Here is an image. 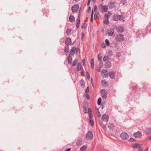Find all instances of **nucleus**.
<instances>
[{"instance_id": "f257e3e1", "label": "nucleus", "mask_w": 151, "mask_h": 151, "mask_svg": "<svg viewBox=\"0 0 151 151\" xmlns=\"http://www.w3.org/2000/svg\"><path fill=\"white\" fill-rule=\"evenodd\" d=\"M125 18L123 14L120 15L118 14H116L114 15L113 17V19L115 21H117L119 20L120 21H124Z\"/></svg>"}, {"instance_id": "f03ea898", "label": "nucleus", "mask_w": 151, "mask_h": 151, "mask_svg": "<svg viewBox=\"0 0 151 151\" xmlns=\"http://www.w3.org/2000/svg\"><path fill=\"white\" fill-rule=\"evenodd\" d=\"M115 39L116 40L117 42L123 41L124 40V35L122 34H119L116 36Z\"/></svg>"}, {"instance_id": "7ed1b4c3", "label": "nucleus", "mask_w": 151, "mask_h": 151, "mask_svg": "<svg viewBox=\"0 0 151 151\" xmlns=\"http://www.w3.org/2000/svg\"><path fill=\"white\" fill-rule=\"evenodd\" d=\"M93 138V134L91 131H89L87 133L86 136V138L89 140H91Z\"/></svg>"}, {"instance_id": "20e7f679", "label": "nucleus", "mask_w": 151, "mask_h": 151, "mask_svg": "<svg viewBox=\"0 0 151 151\" xmlns=\"http://www.w3.org/2000/svg\"><path fill=\"white\" fill-rule=\"evenodd\" d=\"M120 136L123 140H126L129 138V136L127 133L126 132H122L120 135Z\"/></svg>"}, {"instance_id": "39448f33", "label": "nucleus", "mask_w": 151, "mask_h": 151, "mask_svg": "<svg viewBox=\"0 0 151 151\" xmlns=\"http://www.w3.org/2000/svg\"><path fill=\"white\" fill-rule=\"evenodd\" d=\"M101 75L104 78H107L109 76V73L107 70L104 69H103L101 71Z\"/></svg>"}, {"instance_id": "423d86ee", "label": "nucleus", "mask_w": 151, "mask_h": 151, "mask_svg": "<svg viewBox=\"0 0 151 151\" xmlns=\"http://www.w3.org/2000/svg\"><path fill=\"white\" fill-rule=\"evenodd\" d=\"M79 5L78 4H74L71 8V10L73 12H76L78 10Z\"/></svg>"}, {"instance_id": "0eeeda50", "label": "nucleus", "mask_w": 151, "mask_h": 151, "mask_svg": "<svg viewBox=\"0 0 151 151\" xmlns=\"http://www.w3.org/2000/svg\"><path fill=\"white\" fill-rule=\"evenodd\" d=\"M101 93L102 97L103 98H106L107 97V92L104 89H101Z\"/></svg>"}, {"instance_id": "6e6552de", "label": "nucleus", "mask_w": 151, "mask_h": 151, "mask_svg": "<svg viewBox=\"0 0 151 151\" xmlns=\"http://www.w3.org/2000/svg\"><path fill=\"white\" fill-rule=\"evenodd\" d=\"M133 135L136 138H139L142 137V134L140 131H139L137 132L134 133L133 134Z\"/></svg>"}, {"instance_id": "1a4fd4ad", "label": "nucleus", "mask_w": 151, "mask_h": 151, "mask_svg": "<svg viewBox=\"0 0 151 151\" xmlns=\"http://www.w3.org/2000/svg\"><path fill=\"white\" fill-rule=\"evenodd\" d=\"M109 116L108 115L104 114L101 117V119L103 121L107 122L109 120Z\"/></svg>"}, {"instance_id": "9d476101", "label": "nucleus", "mask_w": 151, "mask_h": 151, "mask_svg": "<svg viewBox=\"0 0 151 151\" xmlns=\"http://www.w3.org/2000/svg\"><path fill=\"white\" fill-rule=\"evenodd\" d=\"M109 75L110 78L114 79L115 78L116 73L114 72L111 71L109 72Z\"/></svg>"}, {"instance_id": "9b49d317", "label": "nucleus", "mask_w": 151, "mask_h": 151, "mask_svg": "<svg viewBox=\"0 0 151 151\" xmlns=\"http://www.w3.org/2000/svg\"><path fill=\"white\" fill-rule=\"evenodd\" d=\"M114 33V30L113 28H111L108 30V33L109 36H112Z\"/></svg>"}, {"instance_id": "f8f14e48", "label": "nucleus", "mask_w": 151, "mask_h": 151, "mask_svg": "<svg viewBox=\"0 0 151 151\" xmlns=\"http://www.w3.org/2000/svg\"><path fill=\"white\" fill-rule=\"evenodd\" d=\"M65 42L66 45H69L71 42V39L70 37L67 38Z\"/></svg>"}, {"instance_id": "ddd939ff", "label": "nucleus", "mask_w": 151, "mask_h": 151, "mask_svg": "<svg viewBox=\"0 0 151 151\" xmlns=\"http://www.w3.org/2000/svg\"><path fill=\"white\" fill-rule=\"evenodd\" d=\"M142 145V144H138L136 143H135L133 144L132 147L134 149L137 148L140 149Z\"/></svg>"}, {"instance_id": "4468645a", "label": "nucleus", "mask_w": 151, "mask_h": 151, "mask_svg": "<svg viewBox=\"0 0 151 151\" xmlns=\"http://www.w3.org/2000/svg\"><path fill=\"white\" fill-rule=\"evenodd\" d=\"M76 48L75 47H73L71 50L70 52L69 55H73L74 54Z\"/></svg>"}, {"instance_id": "2eb2a0df", "label": "nucleus", "mask_w": 151, "mask_h": 151, "mask_svg": "<svg viewBox=\"0 0 151 151\" xmlns=\"http://www.w3.org/2000/svg\"><path fill=\"white\" fill-rule=\"evenodd\" d=\"M68 61V63L70 65L72 63V57L71 55H69L67 57Z\"/></svg>"}, {"instance_id": "dca6fc26", "label": "nucleus", "mask_w": 151, "mask_h": 151, "mask_svg": "<svg viewBox=\"0 0 151 151\" xmlns=\"http://www.w3.org/2000/svg\"><path fill=\"white\" fill-rule=\"evenodd\" d=\"M123 31L124 28L122 27L121 26L118 27L117 28V31L119 32H122Z\"/></svg>"}, {"instance_id": "f3484780", "label": "nucleus", "mask_w": 151, "mask_h": 151, "mask_svg": "<svg viewBox=\"0 0 151 151\" xmlns=\"http://www.w3.org/2000/svg\"><path fill=\"white\" fill-rule=\"evenodd\" d=\"M111 66V63L110 61H107L106 62V68H109Z\"/></svg>"}, {"instance_id": "a211bd4d", "label": "nucleus", "mask_w": 151, "mask_h": 151, "mask_svg": "<svg viewBox=\"0 0 151 151\" xmlns=\"http://www.w3.org/2000/svg\"><path fill=\"white\" fill-rule=\"evenodd\" d=\"M75 18L73 15H70L69 17V21L71 22H73L75 21Z\"/></svg>"}, {"instance_id": "6ab92c4d", "label": "nucleus", "mask_w": 151, "mask_h": 151, "mask_svg": "<svg viewBox=\"0 0 151 151\" xmlns=\"http://www.w3.org/2000/svg\"><path fill=\"white\" fill-rule=\"evenodd\" d=\"M82 66L81 63H78L77 65V69L79 70L80 71L81 70L82 68Z\"/></svg>"}, {"instance_id": "aec40b11", "label": "nucleus", "mask_w": 151, "mask_h": 151, "mask_svg": "<svg viewBox=\"0 0 151 151\" xmlns=\"http://www.w3.org/2000/svg\"><path fill=\"white\" fill-rule=\"evenodd\" d=\"M94 66V62L93 58H92L91 61V67L92 69H93Z\"/></svg>"}, {"instance_id": "412c9836", "label": "nucleus", "mask_w": 151, "mask_h": 151, "mask_svg": "<svg viewBox=\"0 0 151 151\" xmlns=\"http://www.w3.org/2000/svg\"><path fill=\"white\" fill-rule=\"evenodd\" d=\"M151 133V128H147L146 129L145 133L149 135Z\"/></svg>"}, {"instance_id": "4be33fe9", "label": "nucleus", "mask_w": 151, "mask_h": 151, "mask_svg": "<svg viewBox=\"0 0 151 151\" xmlns=\"http://www.w3.org/2000/svg\"><path fill=\"white\" fill-rule=\"evenodd\" d=\"M87 147L86 145H83L80 148V151H85L86 150Z\"/></svg>"}, {"instance_id": "5701e85b", "label": "nucleus", "mask_w": 151, "mask_h": 151, "mask_svg": "<svg viewBox=\"0 0 151 151\" xmlns=\"http://www.w3.org/2000/svg\"><path fill=\"white\" fill-rule=\"evenodd\" d=\"M69 49L68 45H66L65 46V51L66 52H68L69 51Z\"/></svg>"}, {"instance_id": "b1692460", "label": "nucleus", "mask_w": 151, "mask_h": 151, "mask_svg": "<svg viewBox=\"0 0 151 151\" xmlns=\"http://www.w3.org/2000/svg\"><path fill=\"white\" fill-rule=\"evenodd\" d=\"M108 127L110 129H113L114 127V124L112 123H109L108 124Z\"/></svg>"}, {"instance_id": "393cba45", "label": "nucleus", "mask_w": 151, "mask_h": 151, "mask_svg": "<svg viewBox=\"0 0 151 151\" xmlns=\"http://www.w3.org/2000/svg\"><path fill=\"white\" fill-rule=\"evenodd\" d=\"M115 6L114 3L113 2H110L109 6L110 8H113Z\"/></svg>"}, {"instance_id": "a878e982", "label": "nucleus", "mask_w": 151, "mask_h": 151, "mask_svg": "<svg viewBox=\"0 0 151 151\" xmlns=\"http://www.w3.org/2000/svg\"><path fill=\"white\" fill-rule=\"evenodd\" d=\"M82 140L81 139H79L76 142V145H80L82 144Z\"/></svg>"}, {"instance_id": "bb28decb", "label": "nucleus", "mask_w": 151, "mask_h": 151, "mask_svg": "<svg viewBox=\"0 0 151 151\" xmlns=\"http://www.w3.org/2000/svg\"><path fill=\"white\" fill-rule=\"evenodd\" d=\"M83 111L84 113H87V108L86 106H83Z\"/></svg>"}, {"instance_id": "cd10ccee", "label": "nucleus", "mask_w": 151, "mask_h": 151, "mask_svg": "<svg viewBox=\"0 0 151 151\" xmlns=\"http://www.w3.org/2000/svg\"><path fill=\"white\" fill-rule=\"evenodd\" d=\"M109 58V56H107V55H105V56H104V57L103 58V60L104 61H106L108 60Z\"/></svg>"}, {"instance_id": "c85d7f7f", "label": "nucleus", "mask_w": 151, "mask_h": 151, "mask_svg": "<svg viewBox=\"0 0 151 151\" xmlns=\"http://www.w3.org/2000/svg\"><path fill=\"white\" fill-rule=\"evenodd\" d=\"M103 10L105 12H107L108 11V8L107 6H106L105 5H104L103 6Z\"/></svg>"}, {"instance_id": "c756f323", "label": "nucleus", "mask_w": 151, "mask_h": 151, "mask_svg": "<svg viewBox=\"0 0 151 151\" xmlns=\"http://www.w3.org/2000/svg\"><path fill=\"white\" fill-rule=\"evenodd\" d=\"M101 97H99V98L98 100V104L99 105H101Z\"/></svg>"}, {"instance_id": "7c9ffc66", "label": "nucleus", "mask_w": 151, "mask_h": 151, "mask_svg": "<svg viewBox=\"0 0 151 151\" xmlns=\"http://www.w3.org/2000/svg\"><path fill=\"white\" fill-rule=\"evenodd\" d=\"M108 55L109 56H111L113 55V53L112 50H109L108 52Z\"/></svg>"}, {"instance_id": "2f4dec72", "label": "nucleus", "mask_w": 151, "mask_h": 151, "mask_svg": "<svg viewBox=\"0 0 151 151\" xmlns=\"http://www.w3.org/2000/svg\"><path fill=\"white\" fill-rule=\"evenodd\" d=\"M103 22L104 24H107L109 23V19L108 18L106 19V20H104Z\"/></svg>"}, {"instance_id": "473e14b6", "label": "nucleus", "mask_w": 151, "mask_h": 151, "mask_svg": "<svg viewBox=\"0 0 151 151\" xmlns=\"http://www.w3.org/2000/svg\"><path fill=\"white\" fill-rule=\"evenodd\" d=\"M90 122V123L91 125V126H93L94 125V121L93 119H90L89 120Z\"/></svg>"}, {"instance_id": "72a5a7b5", "label": "nucleus", "mask_w": 151, "mask_h": 151, "mask_svg": "<svg viewBox=\"0 0 151 151\" xmlns=\"http://www.w3.org/2000/svg\"><path fill=\"white\" fill-rule=\"evenodd\" d=\"M147 29L150 32H151V24H150V25L148 26L147 27Z\"/></svg>"}, {"instance_id": "f704fd0d", "label": "nucleus", "mask_w": 151, "mask_h": 151, "mask_svg": "<svg viewBox=\"0 0 151 151\" xmlns=\"http://www.w3.org/2000/svg\"><path fill=\"white\" fill-rule=\"evenodd\" d=\"M71 30L70 28L68 29L66 31V33L67 35H68L70 33Z\"/></svg>"}, {"instance_id": "c9c22d12", "label": "nucleus", "mask_w": 151, "mask_h": 151, "mask_svg": "<svg viewBox=\"0 0 151 151\" xmlns=\"http://www.w3.org/2000/svg\"><path fill=\"white\" fill-rule=\"evenodd\" d=\"M77 59H75L73 62L72 65L73 66H75L76 65L77 63Z\"/></svg>"}, {"instance_id": "e433bc0d", "label": "nucleus", "mask_w": 151, "mask_h": 151, "mask_svg": "<svg viewBox=\"0 0 151 151\" xmlns=\"http://www.w3.org/2000/svg\"><path fill=\"white\" fill-rule=\"evenodd\" d=\"M101 55L100 53H99L98 55V60L99 61L101 62L102 57V56H100V55Z\"/></svg>"}, {"instance_id": "4c0bfd02", "label": "nucleus", "mask_w": 151, "mask_h": 151, "mask_svg": "<svg viewBox=\"0 0 151 151\" xmlns=\"http://www.w3.org/2000/svg\"><path fill=\"white\" fill-rule=\"evenodd\" d=\"M87 24L86 23H84L83 24V25L81 27V28L83 29H85L87 26Z\"/></svg>"}, {"instance_id": "58836bf2", "label": "nucleus", "mask_w": 151, "mask_h": 151, "mask_svg": "<svg viewBox=\"0 0 151 151\" xmlns=\"http://www.w3.org/2000/svg\"><path fill=\"white\" fill-rule=\"evenodd\" d=\"M105 42H106V44L107 46H109V45H110V42H109V41L108 40L106 39L105 40Z\"/></svg>"}, {"instance_id": "ea45409f", "label": "nucleus", "mask_w": 151, "mask_h": 151, "mask_svg": "<svg viewBox=\"0 0 151 151\" xmlns=\"http://www.w3.org/2000/svg\"><path fill=\"white\" fill-rule=\"evenodd\" d=\"M98 15H99V14L98 13H95V14H94V19H95L97 16Z\"/></svg>"}, {"instance_id": "a19ab883", "label": "nucleus", "mask_w": 151, "mask_h": 151, "mask_svg": "<svg viewBox=\"0 0 151 151\" xmlns=\"http://www.w3.org/2000/svg\"><path fill=\"white\" fill-rule=\"evenodd\" d=\"M121 2L123 5H125L127 2L126 0H121Z\"/></svg>"}, {"instance_id": "79ce46f5", "label": "nucleus", "mask_w": 151, "mask_h": 151, "mask_svg": "<svg viewBox=\"0 0 151 151\" xmlns=\"http://www.w3.org/2000/svg\"><path fill=\"white\" fill-rule=\"evenodd\" d=\"M86 97L87 100H88L90 99V96L88 94L86 93Z\"/></svg>"}, {"instance_id": "37998d69", "label": "nucleus", "mask_w": 151, "mask_h": 151, "mask_svg": "<svg viewBox=\"0 0 151 151\" xmlns=\"http://www.w3.org/2000/svg\"><path fill=\"white\" fill-rule=\"evenodd\" d=\"M103 5L102 4H100L99 5V8L101 10H103Z\"/></svg>"}, {"instance_id": "c03bdc74", "label": "nucleus", "mask_w": 151, "mask_h": 151, "mask_svg": "<svg viewBox=\"0 0 151 151\" xmlns=\"http://www.w3.org/2000/svg\"><path fill=\"white\" fill-rule=\"evenodd\" d=\"M80 82L81 84V85H84L85 84L84 81L83 79H82L80 81Z\"/></svg>"}, {"instance_id": "a18cd8bd", "label": "nucleus", "mask_w": 151, "mask_h": 151, "mask_svg": "<svg viewBox=\"0 0 151 151\" xmlns=\"http://www.w3.org/2000/svg\"><path fill=\"white\" fill-rule=\"evenodd\" d=\"M77 24H78V25H80V19H77Z\"/></svg>"}, {"instance_id": "49530a36", "label": "nucleus", "mask_w": 151, "mask_h": 151, "mask_svg": "<svg viewBox=\"0 0 151 151\" xmlns=\"http://www.w3.org/2000/svg\"><path fill=\"white\" fill-rule=\"evenodd\" d=\"M86 74H87V78L88 79H89L90 78V76L88 72L87 71L86 72Z\"/></svg>"}, {"instance_id": "de8ad7c7", "label": "nucleus", "mask_w": 151, "mask_h": 151, "mask_svg": "<svg viewBox=\"0 0 151 151\" xmlns=\"http://www.w3.org/2000/svg\"><path fill=\"white\" fill-rule=\"evenodd\" d=\"M97 110H98V113H97V116L98 117H99L101 116V114L99 112V111L98 109H97Z\"/></svg>"}, {"instance_id": "09e8293b", "label": "nucleus", "mask_w": 151, "mask_h": 151, "mask_svg": "<svg viewBox=\"0 0 151 151\" xmlns=\"http://www.w3.org/2000/svg\"><path fill=\"white\" fill-rule=\"evenodd\" d=\"M82 62H83V66H85V65H86V64H85V59H83V60H82Z\"/></svg>"}, {"instance_id": "8fccbe9b", "label": "nucleus", "mask_w": 151, "mask_h": 151, "mask_svg": "<svg viewBox=\"0 0 151 151\" xmlns=\"http://www.w3.org/2000/svg\"><path fill=\"white\" fill-rule=\"evenodd\" d=\"M88 112L89 114L92 113L91 109L90 108H89L88 109Z\"/></svg>"}, {"instance_id": "3c124183", "label": "nucleus", "mask_w": 151, "mask_h": 151, "mask_svg": "<svg viewBox=\"0 0 151 151\" xmlns=\"http://www.w3.org/2000/svg\"><path fill=\"white\" fill-rule=\"evenodd\" d=\"M135 140L132 138H131L129 139V141L130 142H134L135 141Z\"/></svg>"}, {"instance_id": "603ef678", "label": "nucleus", "mask_w": 151, "mask_h": 151, "mask_svg": "<svg viewBox=\"0 0 151 151\" xmlns=\"http://www.w3.org/2000/svg\"><path fill=\"white\" fill-rule=\"evenodd\" d=\"M85 92L86 93H88L89 92V88L88 86L87 87Z\"/></svg>"}, {"instance_id": "864d4df0", "label": "nucleus", "mask_w": 151, "mask_h": 151, "mask_svg": "<svg viewBox=\"0 0 151 151\" xmlns=\"http://www.w3.org/2000/svg\"><path fill=\"white\" fill-rule=\"evenodd\" d=\"M102 47L103 48H104L106 47V45L104 42L102 45Z\"/></svg>"}, {"instance_id": "5fc2aeb1", "label": "nucleus", "mask_w": 151, "mask_h": 151, "mask_svg": "<svg viewBox=\"0 0 151 151\" xmlns=\"http://www.w3.org/2000/svg\"><path fill=\"white\" fill-rule=\"evenodd\" d=\"M89 117L90 119H92L93 117V114L92 113L89 114Z\"/></svg>"}, {"instance_id": "6e6d98bb", "label": "nucleus", "mask_w": 151, "mask_h": 151, "mask_svg": "<svg viewBox=\"0 0 151 151\" xmlns=\"http://www.w3.org/2000/svg\"><path fill=\"white\" fill-rule=\"evenodd\" d=\"M91 8L90 6H89L88 7V12L90 11H91Z\"/></svg>"}, {"instance_id": "4d7b16f0", "label": "nucleus", "mask_w": 151, "mask_h": 151, "mask_svg": "<svg viewBox=\"0 0 151 151\" xmlns=\"http://www.w3.org/2000/svg\"><path fill=\"white\" fill-rule=\"evenodd\" d=\"M97 9V6H96V5L94 7V11H95Z\"/></svg>"}, {"instance_id": "13d9d810", "label": "nucleus", "mask_w": 151, "mask_h": 151, "mask_svg": "<svg viewBox=\"0 0 151 151\" xmlns=\"http://www.w3.org/2000/svg\"><path fill=\"white\" fill-rule=\"evenodd\" d=\"M76 52H79L80 51V49L78 48H77V49H76Z\"/></svg>"}, {"instance_id": "bf43d9fd", "label": "nucleus", "mask_w": 151, "mask_h": 151, "mask_svg": "<svg viewBox=\"0 0 151 151\" xmlns=\"http://www.w3.org/2000/svg\"><path fill=\"white\" fill-rule=\"evenodd\" d=\"M104 17L105 18H106V19L107 18H108L109 17L108 16V15L107 14H105Z\"/></svg>"}, {"instance_id": "052dcab7", "label": "nucleus", "mask_w": 151, "mask_h": 151, "mask_svg": "<svg viewBox=\"0 0 151 151\" xmlns=\"http://www.w3.org/2000/svg\"><path fill=\"white\" fill-rule=\"evenodd\" d=\"M84 36V33H83L82 35V37H81V40H82L83 38V37Z\"/></svg>"}, {"instance_id": "680f3d73", "label": "nucleus", "mask_w": 151, "mask_h": 151, "mask_svg": "<svg viewBox=\"0 0 151 151\" xmlns=\"http://www.w3.org/2000/svg\"><path fill=\"white\" fill-rule=\"evenodd\" d=\"M93 16L92 15H91V22H92L93 21Z\"/></svg>"}, {"instance_id": "e2e57ef3", "label": "nucleus", "mask_w": 151, "mask_h": 151, "mask_svg": "<svg viewBox=\"0 0 151 151\" xmlns=\"http://www.w3.org/2000/svg\"><path fill=\"white\" fill-rule=\"evenodd\" d=\"M101 83H104V84H106V82L105 81H102Z\"/></svg>"}, {"instance_id": "0e129e2a", "label": "nucleus", "mask_w": 151, "mask_h": 151, "mask_svg": "<svg viewBox=\"0 0 151 151\" xmlns=\"http://www.w3.org/2000/svg\"><path fill=\"white\" fill-rule=\"evenodd\" d=\"M71 149L70 148H68L67 149L65 150V151H70L71 150Z\"/></svg>"}, {"instance_id": "69168bd1", "label": "nucleus", "mask_w": 151, "mask_h": 151, "mask_svg": "<svg viewBox=\"0 0 151 151\" xmlns=\"http://www.w3.org/2000/svg\"><path fill=\"white\" fill-rule=\"evenodd\" d=\"M81 76H83L84 75V72L83 71H82L81 72Z\"/></svg>"}, {"instance_id": "338daca9", "label": "nucleus", "mask_w": 151, "mask_h": 151, "mask_svg": "<svg viewBox=\"0 0 151 151\" xmlns=\"http://www.w3.org/2000/svg\"><path fill=\"white\" fill-rule=\"evenodd\" d=\"M90 1H91L90 0H88V3H87V5L88 6V5H89V4H90Z\"/></svg>"}, {"instance_id": "774afa93", "label": "nucleus", "mask_w": 151, "mask_h": 151, "mask_svg": "<svg viewBox=\"0 0 151 151\" xmlns=\"http://www.w3.org/2000/svg\"><path fill=\"white\" fill-rule=\"evenodd\" d=\"M145 151H148V147H147L145 150Z\"/></svg>"}]
</instances>
